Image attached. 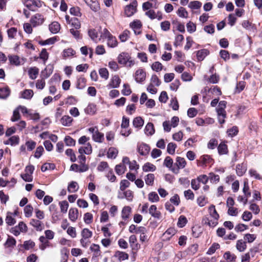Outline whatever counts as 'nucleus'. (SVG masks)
I'll use <instances>...</instances> for the list:
<instances>
[{
	"label": "nucleus",
	"mask_w": 262,
	"mask_h": 262,
	"mask_svg": "<svg viewBox=\"0 0 262 262\" xmlns=\"http://www.w3.org/2000/svg\"><path fill=\"white\" fill-rule=\"evenodd\" d=\"M209 216H205L202 219V223L211 228H214L218 224L220 215L216 211L215 206L211 205L208 208Z\"/></svg>",
	"instance_id": "obj_1"
},
{
	"label": "nucleus",
	"mask_w": 262,
	"mask_h": 262,
	"mask_svg": "<svg viewBox=\"0 0 262 262\" xmlns=\"http://www.w3.org/2000/svg\"><path fill=\"white\" fill-rule=\"evenodd\" d=\"M118 62L120 64L131 68L135 64V61L133 60L130 54L127 52H122L119 54L117 57Z\"/></svg>",
	"instance_id": "obj_2"
},
{
	"label": "nucleus",
	"mask_w": 262,
	"mask_h": 262,
	"mask_svg": "<svg viewBox=\"0 0 262 262\" xmlns=\"http://www.w3.org/2000/svg\"><path fill=\"white\" fill-rule=\"evenodd\" d=\"M227 102L226 101H221L216 107V110L218 116L219 122L222 124L225 123V118L226 117V107Z\"/></svg>",
	"instance_id": "obj_3"
},
{
	"label": "nucleus",
	"mask_w": 262,
	"mask_h": 262,
	"mask_svg": "<svg viewBox=\"0 0 262 262\" xmlns=\"http://www.w3.org/2000/svg\"><path fill=\"white\" fill-rule=\"evenodd\" d=\"M78 152L80 154L78 157L80 164L85 163L86 157L83 154L90 155L92 153V147L91 144L90 143H88L86 146L80 147L78 149Z\"/></svg>",
	"instance_id": "obj_4"
},
{
	"label": "nucleus",
	"mask_w": 262,
	"mask_h": 262,
	"mask_svg": "<svg viewBox=\"0 0 262 262\" xmlns=\"http://www.w3.org/2000/svg\"><path fill=\"white\" fill-rule=\"evenodd\" d=\"M23 4L30 10L36 11L38 8L41 7L43 2L39 0H23Z\"/></svg>",
	"instance_id": "obj_5"
},
{
	"label": "nucleus",
	"mask_w": 262,
	"mask_h": 262,
	"mask_svg": "<svg viewBox=\"0 0 262 262\" xmlns=\"http://www.w3.org/2000/svg\"><path fill=\"white\" fill-rule=\"evenodd\" d=\"M88 130L92 134V139L95 142L98 143L103 142L104 140V134L99 132L97 126L90 127Z\"/></svg>",
	"instance_id": "obj_6"
},
{
	"label": "nucleus",
	"mask_w": 262,
	"mask_h": 262,
	"mask_svg": "<svg viewBox=\"0 0 262 262\" xmlns=\"http://www.w3.org/2000/svg\"><path fill=\"white\" fill-rule=\"evenodd\" d=\"M30 21L33 27H36L41 25L43 23L45 18L42 14L36 13L31 17Z\"/></svg>",
	"instance_id": "obj_7"
},
{
	"label": "nucleus",
	"mask_w": 262,
	"mask_h": 262,
	"mask_svg": "<svg viewBox=\"0 0 262 262\" xmlns=\"http://www.w3.org/2000/svg\"><path fill=\"white\" fill-rule=\"evenodd\" d=\"M150 150L149 146L144 143H140L137 146L138 152L143 156H147L149 154Z\"/></svg>",
	"instance_id": "obj_8"
},
{
	"label": "nucleus",
	"mask_w": 262,
	"mask_h": 262,
	"mask_svg": "<svg viewBox=\"0 0 262 262\" xmlns=\"http://www.w3.org/2000/svg\"><path fill=\"white\" fill-rule=\"evenodd\" d=\"M129 245L133 251L137 252L140 248V245L137 242V238L135 235H132L129 237Z\"/></svg>",
	"instance_id": "obj_9"
},
{
	"label": "nucleus",
	"mask_w": 262,
	"mask_h": 262,
	"mask_svg": "<svg viewBox=\"0 0 262 262\" xmlns=\"http://www.w3.org/2000/svg\"><path fill=\"white\" fill-rule=\"evenodd\" d=\"M135 78L137 82L144 81L146 78V72L143 69L137 70L135 74Z\"/></svg>",
	"instance_id": "obj_10"
},
{
	"label": "nucleus",
	"mask_w": 262,
	"mask_h": 262,
	"mask_svg": "<svg viewBox=\"0 0 262 262\" xmlns=\"http://www.w3.org/2000/svg\"><path fill=\"white\" fill-rule=\"evenodd\" d=\"M158 7V4L157 0H150L145 2L142 5V8L144 11L149 10L152 8H157Z\"/></svg>",
	"instance_id": "obj_11"
},
{
	"label": "nucleus",
	"mask_w": 262,
	"mask_h": 262,
	"mask_svg": "<svg viewBox=\"0 0 262 262\" xmlns=\"http://www.w3.org/2000/svg\"><path fill=\"white\" fill-rule=\"evenodd\" d=\"M30 224L38 231H42L45 227L43 223L39 220L32 219L30 221Z\"/></svg>",
	"instance_id": "obj_12"
},
{
	"label": "nucleus",
	"mask_w": 262,
	"mask_h": 262,
	"mask_svg": "<svg viewBox=\"0 0 262 262\" xmlns=\"http://www.w3.org/2000/svg\"><path fill=\"white\" fill-rule=\"evenodd\" d=\"M177 231L174 228H169L163 234L162 238L164 241H169L175 234Z\"/></svg>",
	"instance_id": "obj_13"
},
{
	"label": "nucleus",
	"mask_w": 262,
	"mask_h": 262,
	"mask_svg": "<svg viewBox=\"0 0 262 262\" xmlns=\"http://www.w3.org/2000/svg\"><path fill=\"white\" fill-rule=\"evenodd\" d=\"M87 5L94 12H97L100 9L99 4L97 0H85Z\"/></svg>",
	"instance_id": "obj_14"
},
{
	"label": "nucleus",
	"mask_w": 262,
	"mask_h": 262,
	"mask_svg": "<svg viewBox=\"0 0 262 262\" xmlns=\"http://www.w3.org/2000/svg\"><path fill=\"white\" fill-rule=\"evenodd\" d=\"M198 161L200 163V165H206L207 164L211 163L213 161V159L209 155H204L201 156Z\"/></svg>",
	"instance_id": "obj_15"
},
{
	"label": "nucleus",
	"mask_w": 262,
	"mask_h": 262,
	"mask_svg": "<svg viewBox=\"0 0 262 262\" xmlns=\"http://www.w3.org/2000/svg\"><path fill=\"white\" fill-rule=\"evenodd\" d=\"M78 210L76 208H71L69 211V218L73 222H76L78 217Z\"/></svg>",
	"instance_id": "obj_16"
},
{
	"label": "nucleus",
	"mask_w": 262,
	"mask_h": 262,
	"mask_svg": "<svg viewBox=\"0 0 262 262\" xmlns=\"http://www.w3.org/2000/svg\"><path fill=\"white\" fill-rule=\"evenodd\" d=\"M175 164L177 167V170L178 171L180 169L185 168L187 164V162L184 158L177 157L176 159Z\"/></svg>",
	"instance_id": "obj_17"
},
{
	"label": "nucleus",
	"mask_w": 262,
	"mask_h": 262,
	"mask_svg": "<svg viewBox=\"0 0 262 262\" xmlns=\"http://www.w3.org/2000/svg\"><path fill=\"white\" fill-rule=\"evenodd\" d=\"M11 90L6 86L4 88H0V98L3 99H7L10 95Z\"/></svg>",
	"instance_id": "obj_18"
},
{
	"label": "nucleus",
	"mask_w": 262,
	"mask_h": 262,
	"mask_svg": "<svg viewBox=\"0 0 262 262\" xmlns=\"http://www.w3.org/2000/svg\"><path fill=\"white\" fill-rule=\"evenodd\" d=\"M114 257L118 258V260L121 261L128 259V254L123 251H116L114 253Z\"/></svg>",
	"instance_id": "obj_19"
},
{
	"label": "nucleus",
	"mask_w": 262,
	"mask_h": 262,
	"mask_svg": "<svg viewBox=\"0 0 262 262\" xmlns=\"http://www.w3.org/2000/svg\"><path fill=\"white\" fill-rule=\"evenodd\" d=\"M149 214L155 218L159 219L161 216V212L157 210V208L156 205H151L149 209Z\"/></svg>",
	"instance_id": "obj_20"
},
{
	"label": "nucleus",
	"mask_w": 262,
	"mask_h": 262,
	"mask_svg": "<svg viewBox=\"0 0 262 262\" xmlns=\"http://www.w3.org/2000/svg\"><path fill=\"white\" fill-rule=\"evenodd\" d=\"M50 31L53 34L57 33L60 29V25L57 21H53L49 26Z\"/></svg>",
	"instance_id": "obj_21"
},
{
	"label": "nucleus",
	"mask_w": 262,
	"mask_h": 262,
	"mask_svg": "<svg viewBox=\"0 0 262 262\" xmlns=\"http://www.w3.org/2000/svg\"><path fill=\"white\" fill-rule=\"evenodd\" d=\"M19 138L17 136H13L9 138L7 140L4 141L6 145H11V146H15L19 144Z\"/></svg>",
	"instance_id": "obj_22"
},
{
	"label": "nucleus",
	"mask_w": 262,
	"mask_h": 262,
	"mask_svg": "<svg viewBox=\"0 0 262 262\" xmlns=\"http://www.w3.org/2000/svg\"><path fill=\"white\" fill-rule=\"evenodd\" d=\"M39 240L41 243V244L39 245V248L41 250H44L47 247L52 246L51 243L43 236H40Z\"/></svg>",
	"instance_id": "obj_23"
},
{
	"label": "nucleus",
	"mask_w": 262,
	"mask_h": 262,
	"mask_svg": "<svg viewBox=\"0 0 262 262\" xmlns=\"http://www.w3.org/2000/svg\"><path fill=\"white\" fill-rule=\"evenodd\" d=\"M131 211L132 208L129 206H124L121 211L122 219L124 221L127 220L129 218Z\"/></svg>",
	"instance_id": "obj_24"
},
{
	"label": "nucleus",
	"mask_w": 262,
	"mask_h": 262,
	"mask_svg": "<svg viewBox=\"0 0 262 262\" xmlns=\"http://www.w3.org/2000/svg\"><path fill=\"white\" fill-rule=\"evenodd\" d=\"M88 34L91 39L95 43H97L100 40V38H98V34L96 30H89L88 31Z\"/></svg>",
	"instance_id": "obj_25"
},
{
	"label": "nucleus",
	"mask_w": 262,
	"mask_h": 262,
	"mask_svg": "<svg viewBox=\"0 0 262 262\" xmlns=\"http://www.w3.org/2000/svg\"><path fill=\"white\" fill-rule=\"evenodd\" d=\"M73 118L69 116H63L60 120L61 123L66 126H70L72 124V122H73Z\"/></svg>",
	"instance_id": "obj_26"
},
{
	"label": "nucleus",
	"mask_w": 262,
	"mask_h": 262,
	"mask_svg": "<svg viewBox=\"0 0 262 262\" xmlns=\"http://www.w3.org/2000/svg\"><path fill=\"white\" fill-rule=\"evenodd\" d=\"M16 241L15 238L12 236H8L6 242L4 244V247L6 248H13L16 245Z\"/></svg>",
	"instance_id": "obj_27"
},
{
	"label": "nucleus",
	"mask_w": 262,
	"mask_h": 262,
	"mask_svg": "<svg viewBox=\"0 0 262 262\" xmlns=\"http://www.w3.org/2000/svg\"><path fill=\"white\" fill-rule=\"evenodd\" d=\"M217 150L220 155L227 154L228 152V146L224 142H221L217 146Z\"/></svg>",
	"instance_id": "obj_28"
},
{
	"label": "nucleus",
	"mask_w": 262,
	"mask_h": 262,
	"mask_svg": "<svg viewBox=\"0 0 262 262\" xmlns=\"http://www.w3.org/2000/svg\"><path fill=\"white\" fill-rule=\"evenodd\" d=\"M39 73V69L36 67H32L29 69L28 74L30 78L35 79L36 78Z\"/></svg>",
	"instance_id": "obj_29"
},
{
	"label": "nucleus",
	"mask_w": 262,
	"mask_h": 262,
	"mask_svg": "<svg viewBox=\"0 0 262 262\" xmlns=\"http://www.w3.org/2000/svg\"><path fill=\"white\" fill-rule=\"evenodd\" d=\"M76 54V52L72 48L66 49L63 51L62 56L66 59L68 57H72Z\"/></svg>",
	"instance_id": "obj_30"
},
{
	"label": "nucleus",
	"mask_w": 262,
	"mask_h": 262,
	"mask_svg": "<svg viewBox=\"0 0 262 262\" xmlns=\"http://www.w3.org/2000/svg\"><path fill=\"white\" fill-rule=\"evenodd\" d=\"M144 120L141 117L135 118L133 121V125L136 128H141L144 124Z\"/></svg>",
	"instance_id": "obj_31"
},
{
	"label": "nucleus",
	"mask_w": 262,
	"mask_h": 262,
	"mask_svg": "<svg viewBox=\"0 0 262 262\" xmlns=\"http://www.w3.org/2000/svg\"><path fill=\"white\" fill-rule=\"evenodd\" d=\"M155 130L152 123L148 122L145 128V133L147 135H152L155 133Z\"/></svg>",
	"instance_id": "obj_32"
},
{
	"label": "nucleus",
	"mask_w": 262,
	"mask_h": 262,
	"mask_svg": "<svg viewBox=\"0 0 262 262\" xmlns=\"http://www.w3.org/2000/svg\"><path fill=\"white\" fill-rule=\"evenodd\" d=\"M121 79L118 75H115L111 79L110 85L112 88H116L119 86Z\"/></svg>",
	"instance_id": "obj_33"
},
{
	"label": "nucleus",
	"mask_w": 262,
	"mask_h": 262,
	"mask_svg": "<svg viewBox=\"0 0 262 262\" xmlns=\"http://www.w3.org/2000/svg\"><path fill=\"white\" fill-rule=\"evenodd\" d=\"M49 57V54L46 49H42L39 53V58L43 61L44 64H46V62L48 60Z\"/></svg>",
	"instance_id": "obj_34"
},
{
	"label": "nucleus",
	"mask_w": 262,
	"mask_h": 262,
	"mask_svg": "<svg viewBox=\"0 0 262 262\" xmlns=\"http://www.w3.org/2000/svg\"><path fill=\"white\" fill-rule=\"evenodd\" d=\"M246 170V167L243 163L236 165V172L238 176H242L245 173Z\"/></svg>",
	"instance_id": "obj_35"
},
{
	"label": "nucleus",
	"mask_w": 262,
	"mask_h": 262,
	"mask_svg": "<svg viewBox=\"0 0 262 262\" xmlns=\"http://www.w3.org/2000/svg\"><path fill=\"white\" fill-rule=\"evenodd\" d=\"M97 111L96 105L93 103L89 104L85 108V112L90 115H94Z\"/></svg>",
	"instance_id": "obj_36"
},
{
	"label": "nucleus",
	"mask_w": 262,
	"mask_h": 262,
	"mask_svg": "<svg viewBox=\"0 0 262 262\" xmlns=\"http://www.w3.org/2000/svg\"><path fill=\"white\" fill-rule=\"evenodd\" d=\"M209 54L207 49H202L197 52L196 56L198 60L202 61Z\"/></svg>",
	"instance_id": "obj_37"
},
{
	"label": "nucleus",
	"mask_w": 262,
	"mask_h": 262,
	"mask_svg": "<svg viewBox=\"0 0 262 262\" xmlns=\"http://www.w3.org/2000/svg\"><path fill=\"white\" fill-rule=\"evenodd\" d=\"M107 45L110 48H115L118 45V41L116 38L113 35L107 38Z\"/></svg>",
	"instance_id": "obj_38"
},
{
	"label": "nucleus",
	"mask_w": 262,
	"mask_h": 262,
	"mask_svg": "<svg viewBox=\"0 0 262 262\" xmlns=\"http://www.w3.org/2000/svg\"><path fill=\"white\" fill-rule=\"evenodd\" d=\"M79 189L78 183L76 182L72 181L68 185V191L70 193L76 192Z\"/></svg>",
	"instance_id": "obj_39"
},
{
	"label": "nucleus",
	"mask_w": 262,
	"mask_h": 262,
	"mask_svg": "<svg viewBox=\"0 0 262 262\" xmlns=\"http://www.w3.org/2000/svg\"><path fill=\"white\" fill-rule=\"evenodd\" d=\"M7 34L9 39H13L16 37L17 34V29L15 27H11L7 30Z\"/></svg>",
	"instance_id": "obj_40"
},
{
	"label": "nucleus",
	"mask_w": 262,
	"mask_h": 262,
	"mask_svg": "<svg viewBox=\"0 0 262 262\" xmlns=\"http://www.w3.org/2000/svg\"><path fill=\"white\" fill-rule=\"evenodd\" d=\"M155 175L153 173H148L144 178L146 184L149 186L153 185Z\"/></svg>",
	"instance_id": "obj_41"
},
{
	"label": "nucleus",
	"mask_w": 262,
	"mask_h": 262,
	"mask_svg": "<svg viewBox=\"0 0 262 262\" xmlns=\"http://www.w3.org/2000/svg\"><path fill=\"white\" fill-rule=\"evenodd\" d=\"M243 192L244 195L246 196L247 198H250L251 196V192L250 191V188L249 186L248 182L247 180L244 182V186L243 188Z\"/></svg>",
	"instance_id": "obj_42"
},
{
	"label": "nucleus",
	"mask_w": 262,
	"mask_h": 262,
	"mask_svg": "<svg viewBox=\"0 0 262 262\" xmlns=\"http://www.w3.org/2000/svg\"><path fill=\"white\" fill-rule=\"evenodd\" d=\"M118 150L115 147H110L108 149L107 156L108 158L115 159L117 156Z\"/></svg>",
	"instance_id": "obj_43"
},
{
	"label": "nucleus",
	"mask_w": 262,
	"mask_h": 262,
	"mask_svg": "<svg viewBox=\"0 0 262 262\" xmlns=\"http://www.w3.org/2000/svg\"><path fill=\"white\" fill-rule=\"evenodd\" d=\"M91 250L94 252V255L95 257L99 256L101 255L100 247L97 244H93L90 247Z\"/></svg>",
	"instance_id": "obj_44"
},
{
	"label": "nucleus",
	"mask_w": 262,
	"mask_h": 262,
	"mask_svg": "<svg viewBox=\"0 0 262 262\" xmlns=\"http://www.w3.org/2000/svg\"><path fill=\"white\" fill-rule=\"evenodd\" d=\"M188 222L187 218L183 215H181L178 219L177 226L180 228L184 227Z\"/></svg>",
	"instance_id": "obj_45"
},
{
	"label": "nucleus",
	"mask_w": 262,
	"mask_h": 262,
	"mask_svg": "<svg viewBox=\"0 0 262 262\" xmlns=\"http://www.w3.org/2000/svg\"><path fill=\"white\" fill-rule=\"evenodd\" d=\"M86 80L82 76L78 78L77 81V88L79 89H83L86 85Z\"/></svg>",
	"instance_id": "obj_46"
},
{
	"label": "nucleus",
	"mask_w": 262,
	"mask_h": 262,
	"mask_svg": "<svg viewBox=\"0 0 262 262\" xmlns=\"http://www.w3.org/2000/svg\"><path fill=\"white\" fill-rule=\"evenodd\" d=\"M10 63L11 64L19 66L20 64L19 57L17 55H10L8 56Z\"/></svg>",
	"instance_id": "obj_47"
},
{
	"label": "nucleus",
	"mask_w": 262,
	"mask_h": 262,
	"mask_svg": "<svg viewBox=\"0 0 262 262\" xmlns=\"http://www.w3.org/2000/svg\"><path fill=\"white\" fill-rule=\"evenodd\" d=\"M33 91L32 90H25L21 92V97L26 99H30L33 96Z\"/></svg>",
	"instance_id": "obj_48"
},
{
	"label": "nucleus",
	"mask_w": 262,
	"mask_h": 262,
	"mask_svg": "<svg viewBox=\"0 0 262 262\" xmlns=\"http://www.w3.org/2000/svg\"><path fill=\"white\" fill-rule=\"evenodd\" d=\"M143 170L145 172L147 171H154L156 167V166L153 165L152 164H151L150 163L147 162L142 167Z\"/></svg>",
	"instance_id": "obj_49"
},
{
	"label": "nucleus",
	"mask_w": 262,
	"mask_h": 262,
	"mask_svg": "<svg viewBox=\"0 0 262 262\" xmlns=\"http://www.w3.org/2000/svg\"><path fill=\"white\" fill-rule=\"evenodd\" d=\"M236 247L239 251L243 252L246 249L247 246L245 242L240 239L237 241Z\"/></svg>",
	"instance_id": "obj_50"
},
{
	"label": "nucleus",
	"mask_w": 262,
	"mask_h": 262,
	"mask_svg": "<svg viewBox=\"0 0 262 262\" xmlns=\"http://www.w3.org/2000/svg\"><path fill=\"white\" fill-rule=\"evenodd\" d=\"M81 235L82 238L89 239L93 235V232L88 228H84L81 232Z\"/></svg>",
	"instance_id": "obj_51"
},
{
	"label": "nucleus",
	"mask_w": 262,
	"mask_h": 262,
	"mask_svg": "<svg viewBox=\"0 0 262 262\" xmlns=\"http://www.w3.org/2000/svg\"><path fill=\"white\" fill-rule=\"evenodd\" d=\"M249 173L251 177L257 180H262V176L255 169H250L249 170Z\"/></svg>",
	"instance_id": "obj_52"
},
{
	"label": "nucleus",
	"mask_w": 262,
	"mask_h": 262,
	"mask_svg": "<svg viewBox=\"0 0 262 262\" xmlns=\"http://www.w3.org/2000/svg\"><path fill=\"white\" fill-rule=\"evenodd\" d=\"M126 170V166L124 164H118L115 167V171L118 175L123 174Z\"/></svg>",
	"instance_id": "obj_53"
},
{
	"label": "nucleus",
	"mask_w": 262,
	"mask_h": 262,
	"mask_svg": "<svg viewBox=\"0 0 262 262\" xmlns=\"http://www.w3.org/2000/svg\"><path fill=\"white\" fill-rule=\"evenodd\" d=\"M202 6V3L198 1H191L189 3L188 7L193 10L199 9Z\"/></svg>",
	"instance_id": "obj_54"
},
{
	"label": "nucleus",
	"mask_w": 262,
	"mask_h": 262,
	"mask_svg": "<svg viewBox=\"0 0 262 262\" xmlns=\"http://www.w3.org/2000/svg\"><path fill=\"white\" fill-rule=\"evenodd\" d=\"M136 11V9L127 5L124 9V13L127 17L132 16Z\"/></svg>",
	"instance_id": "obj_55"
},
{
	"label": "nucleus",
	"mask_w": 262,
	"mask_h": 262,
	"mask_svg": "<svg viewBox=\"0 0 262 262\" xmlns=\"http://www.w3.org/2000/svg\"><path fill=\"white\" fill-rule=\"evenodd\" d=\"M130 185V182L126 180H122L120 183V190L121 191L125 190V189L129 187Z\"/></svg>",
	"instance_id": "obj_56"
},
{
	"label": "nucleus",
	"mask_w": 262,
	"mask_h": 262,
	"mask_svg": "<svg viewBox=\"0 0 262 262\" xmlns=\"http://www.w3.org/2000/svg\"><path fill=\"white\" fill-rule=\"evenodd\" d=\"M177 145L173 143L170 142L167 145V151L169 154L173 155L175 153V150L177 148Z\"/></svg>",
	"instance_id": "obj_57"
},
{
	"label": "nucleus",
	"mask_w": 262,
	"mask_h": 262,
	"mask_svg": "<svg viewBox=\"0 0 262 262\" xmlns=\"http://www.w3.org/2000/svg\"><path fill=\"white\" fill-rule=\"evenodd\" d=\"M224 258L229 261H235L236 256L234 254H231L229 251L225 252L224 254Z\"/></svg>",
	"instance_id": "obj_58"
},
{
	"label": "nucleus",
	"mask_w": 262,
	"mask_h": 262,
	"mask_svg": "<svg viewBox=\"0 0 262 262\" xmlns=\"http://www.w3.org/2000/svg\"><path fill=\"white\" fill-rule=\"evenodd\" d=\"M201 228L199 226H193L192 227V236L197 238L200 236L201 233H202Z\"/></svg>",
	"instance_id": "obj_59"
},
{
	"label": "nucleus",
	"mask_w": 262,
	"mask_h": 262,
	"mask_svg": "<svg viewBox=\"0 0 262 262\" xmlns=\"http://www.w3.org/2000/svg\"><path fill=\"white\" fill-rule=\"evenodd\" d=\"M123 194L124 198L128 201H132L134 198V193L130 190L123 191Z\"/></svg>",
	"instance_id": "obj_60"
},
{
	"label": "nucleus",
	"mask_w": 262,
	"mask_h": 262,
	"mask_svg": "<svg viewBox=\"0 0 262 262\" xmlns=\"http://www.w3.org/2000/svg\"><path fill=\"white\" fill-rule=\"evenodd\" d=\"M151 67L153 71L158 72L163 69V66L160 62L156 61L152 64Z\"/></svg>",
	"instance_id": "obj_61"
},
{
	"label": "nucleus",
	"mask_w": 262,
	"mask_h": 262,
	"mask_svg": "<svg viewBox=\"0 0 262 262\" xmlns=\"http://www.w3.org/2000/svg\"><path fill=\"white\" fill-rule=\"evenodd\" d=\"M6 222L9 226L13 225L16 223L15 219L12 216V213H7L6 218Z\"/></svg>",
	"instance_id": "obj_62"
},
{
	"label": "nucleus",
	"mask_w": 262,
	"mask_h": 262,
	"mask_svg": "<svg viewBox=\"0 0 262 262\" xmlns=\"http://www.w3.org/2000/svg\"><path fill=\"white\" fill-rule=\"evenodd\" d=\"M148 200L151 202H157L159 200L158 194L155 192H151L148 194Z\"/></svg>",
	"instance_id": "obj_63"
},
{
	"label": "nucleus",
	"mask_w": 262,
	"mask_h": 262,
	"mask_svg": "<svg viewBox=\"0 0 262 262\" xmlns=\"http://www.w3.org/2000/svg\"><path fill=\"white\" fill-rule=\"evenodd\" d=\"M178 15L183 18H187L188 17V13L185 8L184 7H180L177 11Z\"/></svg>",
	"instance_id": "obj_64"
}]
</instances>
